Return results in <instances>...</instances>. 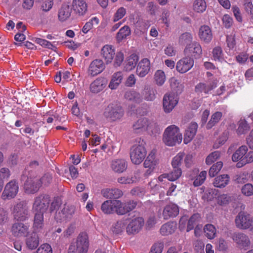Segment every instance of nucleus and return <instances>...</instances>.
<instances>
[{
    "label": "nucleus",
    "instance_id": "a878e982",
    "mask_svg": "<svg viewBox=\"0 0 253 253\" xmlns=\"http://www.w3.org/2000/svg\"><path fill=\"white\" fill-rule=\"evenodd\" d=\"M216 87V83L214 82L206 83H200L195 86V90L198 94L204 93L208 94L211 90Z\"/></svg>",
    "mask_w": 253,
    "mask_h": 253
},
{
    "label": "nucleus",
    "instance_id": "8fccbe9b",
    "mask_svg": "<svg viewBox=\"0 0 253 253\" xmlns=\"http://www.w3.org/2000/svg\"><path fill=\"white\" fill-rule=\"evenodd\" d=\"M167 174L168 176L169 180L171 181H175L181 176L182 170L180 168H173V169L171 172Z\"/></svg>",
    "mask_w": 253,
    "mask_h": 253
},
{
    "label": "nucleus",
    "instance_id": "a19ab883",
    "mask_svg": "<svg viewBox=\"0 0 253 253\" xmlns=\"http://www.w3.org/2000/svg\"><path fill=\"white\" fill-rule=\"evenodd\" d=\"M131 34V30L128 26L125 25L122 27L116 35V40L120 42L125 39Z\"/></svg>",
    "mask_w": 253,
    "mask_h": 253
},
{
    "label": "nucleus",
    "instance_id": "ea45409f",
    "mask_svg": "<svg viewBox=\"0 0 253 253\" xmlns=\"http://www.w3.org/2000/svg\"><path fill=\"white\" fill-rule=\"evenodd\" d=\"M125 97L128 100L132 101L136 103H140L142 101L140 94L133 90L126 91L125 94Z\"/></svg>",
    "mask_w": 253,
    "mask_h": 253
},
{
    "label": "nucleus",
    "instance_id": "cd10ccee",
    "mask_svg": "<svg viewBox=\"0 0 253 253\" xmlns=\"http://www.w3.org/2000/svg\"><path fill=\"white\" fill-rule=\"evenodd\" d=\"M148 119L142 118L138 120L133 125V130L136 133H139L147 130L150 126Z\"/></svg>",
    "mask_w": 253,
    "mask_h": 253
},
{
    "label": "nucleus",
    "instance_id": "e433bc0d",
    "mask_svg": "<svg viewBox=\"0 0 253 253\" xmlns=\"http://www.w3.org/2000/svg\"><path fill=\"white\" fill-rule=\"evenodd\" d=\"M27 247L30 250H33L39 246V236L37 233L33 232L26 239Z\"/></svg>",
    "mask_w": 253,
    "mask_h": 253
},
{
    "label": "nucleus",
    "instance_id": "39448f33",
    "mask_svg": "<svg viewBox=\"0 0 253 253\" xmlns=\"http://www.w3.org/2000/svg\"><path fill=\"white\" fill-rule=\"evenodd\" d=\"M50 201V197L46 194L36 197L32 205L33 212H45L49 207Z\"/></svg>",
    "mask_w": 253,
    "mask_h": 253
},
{
    "label": "nucleus",
    "instance_id": "4d7b16f0",
    "mask_svg": "<svg viewBox=\"0 0 253 253\" xmlns=\"http://www.w3.org/2000/svg\"><path fill=\"white\" fill-rule=\"evenodd\" d=\"M207 175L206 171H201L199 174L196 176L195 179L193 182V185L195 187H198L201 185L205 181Z\"/></svg>",
    "mask_w": 253,
    "mask_h": 253
},
{
    "label": "nucleus",
    "instance_id": "37998d69",
    "mask_svg": "<svg viewBox=\"0 0 253 253\" xmlns=\"http://www.w3.org/2000/svg\"><path fill=\"white\" fill-rule=\"evenodd\" d=\"M35 214L34 218V227L37 229H42L44 226V212H33Z\"/></svg>",
    "mask_w": 253,
    "mask_h": 253
},
{
    "label": "nucleus",
    "instance_id": "c03bdc74",
    "mask_svg": "<svg viewBox=\"0 0 253 253\" xmlns=\"http://www.w3.org/2000/svg\"><path fill=\"white\" fill-rule=\"evenodd\" d=\"M222 113L217 111L213 113L211 118V119L207 124L206 127L207 129H211L217 124L222 117Z\"/></svg>",
    "mask_w": 253,
    "mask_h": 253
},
{
    "label": "nucleus",
    "instance_id": "f704fd0d",
    "mask_svg": "<svg viewBox=\"0 0 253 253\" xmlns=\"http://www.w3.org/2000/svg\"><path fill=\"white\" fill-rule=\"evenodd\" d=\"M207 7L205 0H194L192 3V10L196 13H203L206 11Z\"/></svg>",
    "mask_w": 253,
    "mask_h": 253
},
{
    "label": "nucleus",
    "instance_id": "e2e57ef3",
    "mask_svg": "<svg viewBox=\"0 0 253 253\" xmlns=\"http://www.w3.org/2000/svg\"><path fill=\"white\" fill-rule=\"evenodd\" d=\"M242 193L246 196H251L253 195V185L248 183L244 185L241 189Z\"/></svg>",
    "mask_w": 253,
    "mask_h": 253
},
{
    "label": "nucleus",
    "instance_id": "774afa93",
    "mask_svg": "<svg viewBox=\"0 0 253 253\" xmlns=\"http://www.w3.org/2000/svg\"><path fill=\"white\" fill-rule=\"evenodd\" d=\"M36 253H52V251L49 244H43L37 250Z\"/></svg>",
    "mask_w": 253,
    "mask_h": 253
},
{
    "label": "nucleus",
    "instance_id": "4be33fe9",
    "mask_svg": "<svg viewBox=\"0 0 253 253\" xmlns=\"http://www.w3.org/2000/svg\"><path fill=\"white\" fill-rule=\"evenodd\" d=\"M198 35L200 40L206 43L211 42L212 39L211 30V28L207 25L201 26L199 30Z\"/></svg>",
    "mask_w": 253,
    "mask_h": 253
},
{
    "label": "nucleus",
    "instance_id": "49530a36",
    "mask_svg": "<svg viewBox=\"0 0 253 253\" xmlns=\"http://www.w3.org/2000/svg\"><path fill=\"white\" fill-rule=\"evenodd\" d=\"M201 219V217L199 213L193 214L188 219L187 225V232L192 230L194 228V226L200 221Z\"/></svg>",
    "mask_w": 253,
    "mask_h": 253
},
{
    "label": "nucleus",
    "instance_id": "393cba45",
    "mask_svg": "<svg viewBox=\"0 0 253 253\" xmlns=\"http://www.w3.org/2000/svg\"><path fill=\"white\" fill-rule=\"evenodd\" d=\"M117 200H108L104 201L101 205V210L106 214H111L116 212V203Z\"/></svg>",
    "mask_w": 253,
    "mask_h": 253
},
{
    "label": "nucleus",
    "instance_id": "c756f323",
    "mask_svg": "<svg viewBox=\"0 0 253 253\" xmlns=\"http://www.w3.org/2000/svg\"><path fill=\"white\" fill-rule=\"evenodd\" d=\"M157 91L149 85L145 86L142 92L141 98L147 101H153L156 97Z\"/></svg>",
    "mask_w": 253,
    "mask_h": 253
},
{
    "label": "nucleus",
    "instance_id": "c9c22d12",
    "mask_svg": "<svg viewBox=\"0 0 253 253\" xmlns=\"http://www.w3.org/2000/svg\"><path fill=\"white\" fill-rule=\"evenodd\" d=\"M176 228V224L173 222H169L163 225L160 229V233L163 236L173 233Z\"/></svg>",
    "mask_w": 253,
    "mask_h": 253
},
{
    "label": "nucleus",
    "instance_id": "2eb2a0df",
    "mask_svg": "<svg viewBox=\"0 0 253 253\" xmlns=\"http://www.w3.org/2000/svg\"><path fill=\"white\" fill-rule=\"evenodd\" d=\"M108 81L106 78H97L90 84V90L93 93H98L106 87Z\"/></svg>",
    "mask_w": 253,
    "mask_h": 253
},
{
    "label": "nucleus",
    "instance_id": "aec40b11",
    "mask_svg": "<svg viewBox=\"0 0 253 253\" xmlns=\"http://www.w3.org/2000/svg\"><path fill=\"white\" fill-rule=\"evenodd\" d=\"M250 215L245 212H240L235 218V224L237 228L240 229H248V222L249 221Z\"/></svg>",
    "mask_w": 253,
    "mask_h": 253
},
{
    "label": "nucleus",
    "instance_id": "680f3d73",
    "mask_svg": "<svg viewBox=\"0 0 253 253\" xmlns=\"http://www.w3.org/2000/svg\"><path fill=\"white\" fill-rule=\"evenodd\" d=\"M53 5V0H45L42 2L40 9L42 11L48 12L52 8Z\"/></svg>",
    "mask_w": 253,
    "mask_h": 253
},
{
    "label": "nucleus",
    "instance_id": "b1692460",
    "mask_svg": "<svg viewBox=\"0 0 253 253\" xmlns=\"http://www.w3.org/2000/svg\"><path fill=\"white\" fill-rule=\"evenodd\" d=\"M198 128V125L195 122L190 123L185 130L184 134V143L187 144L190 142L195 136Z\"/></svg>",
    "mask_w": 253,
    "mask_h": 253
},
{
    "label": "nucleus",
    "instance_id": "9b49d317",
    "mask_svg": "<svg viewBox=\"0 0 253 253\" xmlns=\"http://www.w3.org/2000/svg\"><path fill=\"white\" fill-rule=\"evenodd\" d=\"M178 103L177 96L174 93L166 94L163 100V108L165 113H170Z\"/></svg>",
    "mask_w": 253,
    "mask_h": 253
},
{
    "label": "nucleus",
    "instance_id": "69168bd1",
    "mask_svg": "<svg viewBox=\"0 0 253 253\" xmlns=\"http://www.w3.org/2000/svg\"><path fill=\"white\" fill-rule=\"evenodd\" d=\"M10 176V171L8 168H2L0 169V181L3 184V180L8 179Z\"/></svg>",
    "mask_w": 253,
    "mask_h": 253
},
{
    "label": "nucleus",
    "instance_id": "1a4fd4ad",
    "mask_svg": "<svg viewBox=\"0 0 253 253\" xmlns=\"http://www.w3.org/2000/svg\"><path fill=\"white\" fill-rule=\"evenodd\" d=\"M116 203V212L118 215H124L134 209L137 203L134 201H128L125 203H122L120 200H117Z\"/></svg>",
    "mask_w": 253,
    "mask_h": 253
},
{
    "label": "nucleus",
    "instance_id": "f257e3e1",
    "mask_svg": "<svg viewBox=\"0 0 253 253\" xmlns=\"http://www.w3.org/2000/svg\"><path fill=\"white\" fill-rule=\"evenodd\" d=\"M182 140V134L179 128L175 125L168 126L163 134V142L168 146H173L179 144Z\"/></svg>",
    "mask_w": 253,
    "mask_h": 253
},
{
    "label": "nucleus",
    "instance_id": "3c124183",
    "mask_svg": "<svg viewBox=\"0 0 253 253\" xmlns=\"http://www.w3.org/2000/svg\"><path fill=\"white\" fill-rule=\"evenodd\" d=\"M222 167V162L221 161L217 162L210 168L209 172V175L211 177H214L219 172Z\"/></svg>",
    "mask_w": 253,
    "mask_h": 253
},
{
    "label": "nucleus",
    "instance_id": "f8f14e48",
    "mask_svg": "<svg viewBox=\"0 0 253 253\" xmlns=\"http://www.w3.org/2000/svg\"><path fill=\"white\" fill-rule=\"evenodd\" d=\"M194 64V59L186 56L179 60L176 63V70L180 73H185L190 70Z\"/></svg>",
    "mask_w": 253,
    "mask_h": 253
},
{
    "label": "nucleus",
    "instance_id": "c85d7f7f",
    "mask_svg": "<svg viewBox=\"0 0 253 253\" xmlns=\"http://www.w3.org/2000/svg\"><path fill=\"white\" fill-rule=\"evenodd\" d=\"M115 54L114 48L112 45H105L102 48V54L107 64L112 62Z\"/></svg>",
    "mask_w": 253,
    "mask_h": 253
},
{
    "label": "nucleus",
    "instance_id": "0eeeda50",
    "mask_svg": "<svg viewBox=\"0 0 253 253\" xmlns=\"http://www.w3.org/2000/svg\"><path fill=\"white\" fill-rule=\"evenodd\" d=\"M70 245L74 246L77 253H87L89 245L87 234L85 232L80 233L76 241Z\"/></svg>",
    "mask_w": 253,
    "mask_h": 253
},
{
    "label": "nucleus",
    "instance_id": "6e6552de",
    "mask_svg": "<svg viewBox=\"0 0 253 253\" xmlns=\"http://www.w3.org/2000/svg\"><path fill=\"white\" fill-rule=\"evenodd\" d=\"M42 185V181L37 177H28L24 183V189L27 194L37 193Z\"/></svg>",
    "mask_w": 253,
    "mask_h": 253
},
{
    "label": "nucleus",
    "instance_id": "338daca9",
    "mask_svg": "<svg viewBox=\"0 0 253 253\" xmlns=\"http://www.w3.org/2000/svg\"><path fill=\"white\" fill-rule=\"evenodd\" d=\"M62 204L61 199L58 197L55 198L51 203L49 208L50 212L57 210Z\"/></svg>",
    "mask_w": 253,
    "mask_h": 253
},
{
    "label": "nucleus",
    "instance_id": "bf43d9fd",
    "mask_svg": "<svg viewBox=\"0 0 253 253\" xmlns=\"http://www.w3.org/2000/svg\"><path fill=\"white\" fill-rule=\"evenodd\" d=\"M231 200V197L227 194H223L217 197V204L220 206L227 205Z\"/></svg>",
    "mask_w": 253,
    "mask_h": 253
},
{
    "label": "nucleus",
    "instance_id": "ddd939ff",
    "mask_svg": "<svg viewBox=\"0 0 253 253\" xmlns=\"http://www.w3.org/2000/svg\"><path fill=\"white\" fill-rule=\"evenodd\" d=\"M184 51L188 56L191 55L195 58H199L202 54V47L200 43L196 42L187 45Z\"/></svg>",
    "mask_w": 253,
    "mask_h": 253
},
{
    "label": "nucleus",
    "instance_id": "052dcab7",
    "mask_svg": "<svg viewBox=\"0 0 253 253\" xmlns=\"http://www.w3.org/2000/svg\"><path fill=\"white\" fill-rule=\"evenodd\" d=\"M126 9L124 7H121L118 8L113 16V21L116 22L121 19L126 15Z\"/></svg>",
    "mask_w": 253,
    "mask_h": 253
},
{
    "label": "nucleus",
    "instance_id": "6e6d98bb",
    "mask_svg": "<svg viewBox=\"0 0 253 253\" xmlns=\"http://www.w3.org/2000/svg\"><path fill=\"white\" fill-rule=\"evenodd\" d=\"M212 56L214 60L222 61L223 60V53L220 46H216L212 50Z\"/></svg>",
    "mask_w": 253,
    "mask_h": 253
},
{
    "label": "nucleus",
    "instance_id": "9d476101",
    "mask_svg": "<svg viewBox=\"0 0 253 253\" xmlns=\"http://www.w3.org/2000/svg\"><path fill=\"white\" fill-rule=\"evenodd\" d=\"M237 247L241 249L248 250L251 246V242L249 237L241 232L234 233L232 237Z\"/></svg>",
    "mask_w": 253,
    "mask_h": 253
},
{
    "label": "nucleus",
    "instance_id": "f03ea898",
    "mask_svg": "<svg viewBox=\"0 0 253 253\" xmlns=\"http://www.w3.org/2000/svg\"><path fill=\"white\" fill-rule=\"evenodd\" d=\"M145 142L140 138L136 139L134 144L130 149V158L132 163L139 165L145 159L147 151Z\"/></svg>",
    "mask_w": 253,
    "mask_h": 253
},
{
    "label": "nucleus",
    "instance_id": "2f4dec72",
    "mask_svg": "<svg viewBox=\"0 0 253 253\" xmlns=\"http://www.w3.org/2000/svg\"><path fill=\"white\" fill-rule=\"evenodd\" d=\"M127 163L125 160L118 159L113 161L111 164L112 169L116 172L122 173L127 169Z\"/></svg>",
    "mask_w": 253,
    "mask_h": 253
},
{
    "label": "nucleus",
    "instance_id": "4468645a",
    "mask_svg": "<svg viewBox=\"0 0 253 253\" xmlns=\"http://www.w3.org/2000/svg\"><path fill=\"white\" fill-rule=\"evenodd\" d=\"M144 223L142 217H138L132 219L128 224L126 228L128 234H134L138 233L141 229Z\"/></svg>",
    "mask_w": 253,
    "mask_h": 253
},
{
    "label": "nucleus",
    "instance_id": "f3484780",
    "mask_svg": "<svg viewBox=\"0 0 253 253\" xmlns=\"http://www.w3.org/2000/svg\"><path fill=\"white\" fill-rule=\"evenodd\" d=\"M105 69V65L102 60L96 59L91 62L88 68V74L95 76L101 73Z\"/></svg>",
    "mask_w": 253,
    "mask_h": 253
},
{
    "label": "nucleus",
    "instance_id": "20e7f679",
    "mask_svg": "<svg viewBox=\"0 0 253 253\" xmlns=\"http://www.w3.org/2000/svg\"><path fill=\"white\" fill-rule=\"evenodd\" d=\"M12 213L14 219L17 221H23L27 219L30 215L27 202L23 200L16 203L13 207Z\"/></svg>",
    "mask_w": 253,
    "mask_h": 253
},
{
    "label": "nucleus",
    "instance_id": "6ab92c4d",
    "mask_svg": "<svg viewBox=\"0 0 253 253\" xmlns=\"http://www.w3.org/2000/svg\"><path fill=\"white\" fill-rule=\"evenodd\" d=\"M72 7L74 12L79 16L85 14L87 9V5L84 0H73Z\"/></svg>",
    "mask_w": 253,
    "mask_h": 253
},
{
    "label": "nucleus",
    "instance_id": "423d86ee",
    "mask_svg": "<svg viewBox=\"0 0 253 253\" xmlns=\"http://www.w3.org/2000/svg\"><path fill=\"white\" fill-rule=\"evenodd\" d=\"M19 191L18 181L12 179L9 181L4 186L1 197L3 200H10L14 198Z\"/></svg>",
    "mask_w": 253,
    "mask_h": 253
},
{
    "label": "nucleus",
    "instance_id": "4c0bfd02",
    "mask_svg": "<svg viewBox=\"0 0 253 253\" xmlns=\"http://www.w3.org/2000/svg\"><path fill=\"white\" fill-rule=\"evenodd\" d=\"M139 59L138 56L135 54H131L127 58L125 69L126 71H130L135 67Z\"/></svg>",
    "mask_w": 253,
    "mask_h": 253
},
{
    "label": "nucleus",
    "instance_id": "79ce46f5",
    "mask_svg": "<svg viewBox=\"0 0 253 253\" xmlns=\"http://www.w3.org/2000/svg\"><path fill=\"white\" fill-rule=\"evenodd\" d=\"M205 235L209 239H213L216 236L217 230L215 227L211 224H207L204 226Z\"/></svg>",
    "mask_w": 253,
    "mask_h": 253
},
{
    "label": "nucleus",
    "instance_id": "7ed1b4c3",
    "mask_svg": "<svg viewBox=\"0 0 253 253\" xmlns=\"http://www.w3.org/2000/svg\"><path fill=\"white\" fill-rule=\"evenodd\" d=\"M124 114L121 106L117 104H110L103 112V116L109 121L115 122L120 120Z\"/></svg>",
    "mask_w": 253,
    "mask_h": 253
},
{
    "label": "nucleus",
    "instance_id": "5701e85b",
    "mask_svg": "<svg viewBox=\"0 0 253 253\" xmlns=\"http://www.w3.org/2000/svg\"><path fill=\"white\" fill-rule=\"evenodd\" d=\"M157 164L158 162L155 158V153L154 151H151L149 154L143 164L145 168H149L146 171L145 174L146 175L150 174Z\"/></svg>",
    "mask_w": 253,
    "mask_h": 253
},
{
    "label": "nucleus",
    "instance_id": "dca6fc26",
    "mask_svg": "<svg viewBox=\"0 0 253 253\" xmlns=\"http://www.w3.org/2000/svg\"><path fill=\"white\" fill-rule=\"evenodd\" d=\"M179 212L178 206L174 203H169L164 208L163 216L165 219L176 217Z\"/></svg>",
    "mask_w": 253,
    "mask_h": 253
},
{
    "label": "nucleus",
    "instance_id": "09e8293b",
    "mask_svg": "<svg viewBox=\"0 0 253 253\" xmlns=\"http://www.w3.org/2000/svg\"><path fill=\"white\" fill-rule=\"evenodd\" d=\"M126 223V219H122L118 221L113 225L112 228V231L116 234L121 233L124 230Z\"/></svg>",
    "mask_w": 253,
    "mask_h": 253
},
{
    "label": "nucleus",
    "instance_id": "603ef678",
    "mask_svg": "<svg viewBox=\"0 0 253 253\" xmlns=\"http://www.w3.org/2000/svg\"><path fill=\"white\" fill-rule=\"evenodd\" d=\"M184 157L183 152L178 153L173 159L171 161L172 168H179L181 165L182 161Z\"/></svg>",
    "mask_w": 253,
    "mask_h": 253
},
{
    "label": "nucleus",
    "instance_id": "864d4df0",
    "mask_svg": "<svg viewBox=\"0 0 253 253\" xmlns=\"http://www.w3.org/2000/svg\"><path fill=\"white\" fill-rule=\"evenodd\" d=\"M193 40L192 35L189 33L182 34L179 38V43L181 44H189Z\"/></svg>",
    "mask_w": 253,
    "mask_h": 253
},
{
    "label": "nucleus",
    "instance_id": "412c9836",
    "mask_svg": "<svg viewBox=\"0 0 253 253\" xmlns=\"http://www.w3.org/2000/svg\"><path fill=\"white\" fill-rule=\"evenodd\" d=\"M101 193L104 197L110 200H117L123 195L122 191L117 188L104 189Z\"/></svg>",
    "mask_w": 253,
    "mask_h": 253
},
{
    "label": "nucleus",
    "instance_id": "58836bf2",
    "mask_svg": "<svg viewBox=\"0 0 253 253\" xmlns=\"http://www.w3.org/2000/svg\"><path fill=\"white\" fill-rule=\"evenodd\" d=\"M71 10L67 5H63L58 11V18L61 21H65L69 18L71 15Z\"/></svg>",
    "mask_w": 253,
    "mask_h": 253
},
{
    "label": "nucleus",
    "instance_id": "7c9ffc66",
    "mask_svg": "<svg viewBox=\"0 0 253 253\" xmlns=\"http://www.w3.org/2000/svg\"><path fill=\"white\" fill-rule=\"evenodd\" d=\"M75 211V208L73 206L65 205L61 212H59L61 219L68 221L71 219Z\"/></svg>",
    "mask_w": 253,
    "mask_h": 253
},
{
    "label": "nucleus",
    "instance_id": "72a5a7b5",
    "mask_svg": "<svg viewBox=\"0 0 253 253\" xmlns=\"http://www.w3.org/2000/svg\"><path fill=\"white\" fill-rule=\"evenodd\" d=\"M230 177L227 174H222L214 178L213 184L214 186L217 188H224L229 183Z\"/></svg>",
    "mask_w": 253,
    "mask_h": 253
},
{
    "label": "nucleus",
    "instance_id": "bb28decb",
    "mask_svg": "<svg viewBox=\"0 0 253 253\" xmlns=\"http://www.w3.org/2000/svg\"><path fill=\"white\" fill-rule=\"evenodd\" d=\"M12 232L16 237L25 236L28 233V227L22 223H15L12 227Z\"/></svg>",
    "mask_w": 253,
    "mask_h": 253
},
{
    "label": "nucleus",
    "instance_id": "5fc2aeb1",
    "mask_svg": "<svg viewBox=\"0 0 253 253\" xmlns=\"http://www.w3.org/2000/svg\"><path fill=\"white\" fill-rule=\"evenodd\" d=\"M250 128L247 122L244 120H241L239 122V126L237 132L239 134H242L247 132Z\"/></svg>",
    "mask_w": 253,
    "mask_h": 253
},
{
    "label": "nucleus",
    "instance_id": "a18cd8bd",
    "mask_svg": "<svg viewBox=\"0 0 253 253\" xmlns=\"http://www.w3.org/2000/svg\"><path fill=\"white\" fill-rule=\"evenodd\" d=\"M248 151L247 146L243 145L239 148L233 154L232 160L234 162H237L244 158Z\"/></svg>",
    "mask_w": 253,
    "mask_h": 253
},
{
    "label": "nucleus",
    "instance_id": "0e129e2a",
    "mask_svg": "<svg viewBox=\"0 0 253 253\" xmlns=\"http://www.w3.org/2000/svg\"><path fill=\"white\" fill-rule=\"evenodd\" d=\"M226 43L227 47L230 50H235L236 48V40L234 36L228 35L226 37Z\"/></svg>",
    "mask_w": 253,
    "mask_h": 253
},
{
    "label": "nucleus",
    "instance_id": "13d9d810",
    "mask_svg": "<svg viewBox=\"0 0 253 253\" xmlns=\"http://www.w3.org/2000/svg\"><path fill=\"white\" fill-rule=\"evenodd\" d=\"M221 156V153L216 151L211 153L206 158V163L207 165H211L212 163L218 159Z\"/></svg>",
    "mask_w": 253,
    "mask_h": 253
},
{
    "label": "nucleus",
    "instance_id": "de8ad7c7",
    "mask_svg": "<svg viewBox=\"0 0 253 253\" xmlns=\"http://www.w3.org/2000/svg\"><path fill=\"white\" fill-rule=\"evenodd\" d=\"M154 81L159 85H162L166 81V77L165 72L161 70L156 71L154 74Z\"/></svg>",
    "mask_w": 253,
    "mask_h": 253
},
{
    "label": "nucleus",
    "instance_id": "473e14b6",
    "mask_svg": "<svg viewBox=\"0 0 253 253\" xmlns=\"http://www.w3.org/2000/svg\"><path fill=\"white\" fill-rule=\"evenodd\" d=\"M123 79V74L122 72L114 73L109 84V87L112 90L116 89L121 83Z\"/></svg>",
    "mask_w": 253,
    "mask_h": 253
},
{
    "label": "nucleus",
    "instance_id": "a211bd4d",
    "mask_svg": "<svg viewBox=\"0 0 253 253\" xmlns=\"http://www.w3.org/2000/svg\"><path fill=\"white\" fill-rule=\"evenodd\" d=\"M150 70V62L147 58L142 59L138 64L136 73L139 77L146 76Z\"/></svg>",
    "mask_w": 253,
    "mask_h": 253
}]
</instances>
